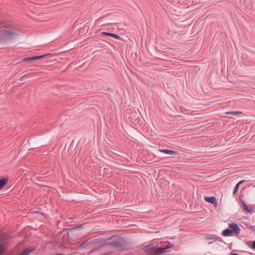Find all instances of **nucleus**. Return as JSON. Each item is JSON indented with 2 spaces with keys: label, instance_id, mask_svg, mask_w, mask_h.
I'll use <instances>...</instances> for the list:
<instances>
[{
  "label": "nucleus",
  "instance_id": "obj_1",
  "mask_svg": "<svg viewBox=\"0 0 255 255\" xmlns=\"http://www.w3.org/2000/svg\"><path fill=\"white\" fill-rule=\"evenodd\" d=\"M20 35L19 29L13 26H8L0 29V41L13 40Z\"/></svg>",
  "mask_w": 255,
  "mask_h": 255
},
{
  "label": "nucleus",
  "instance_id": "obj_2",
  "mask_svg": "<svg viewBox=\"0 0 255 255\" xmlns=\"http://www.w3.org/2000/svg\"><path fill=\"white\" fill-rule=\"evenodd\" d=\"M114 247L120 250H124L127 247L125 239L121 238L112 242Z\"/></svg>",
  "mask_w": 255,
  "mask_h": 255
},
{
  "label": "nucleus",
  "instance_id": "obj_3",
  "mask_svg": "<svg viewBox=\"0 0 255 255\" xmlns=\"http://www.w3.org/2000/svg\"><path fill=\"white\" fill-rule=\"evenodd\" d=\"M6 236L0 231V243H1L5 240ZM6 248L4 245L2 243L0 244V255H2L6 251Z\"/></svg>",
  "mask_w": 255,
  "mask_h": 255
},
{
  "label": "nucleus",
  "instance_id": "obj_4",
  "mask_svg": "<svg viewBox=\"0 0 255 255\" xmlns=\"http://www.w3.org/2000/svg\"><path fill=\"white\" fill-rule=\"evenodd\" d=\"M159 151L169 154L171 157H178L179 156V153L176 151L169 150V149H159Z\"/></svg>",
  "mask_w": 255,
  "mask_h": 255
},
{
  "label": "nucleus",
  "instance_id": "obj_5",
  "mask_svg": "<svg viewBox=\"0 0 255 255\" xmlns=\"http://www.w3.org/2000/svg\"><path fill=\"white\" fill-rule=\"evenodd\" d=\"M204 200L207 202H208V203H210L213 204L215 208L218 206V202H217V199L215 196H211V197L205 196L204 197Z\"/></svg>",
  "mask_w": 255,
  "mask_h": 255
},
{
  "label": "nucleus",
  "instance_id": "obj_6",
  "mask_svg": "<svg viewBox=\"0 0 255 255\" xmlns=\"http://www.w3.org/2000/svg\"><path fill=\"white\" fill-rule=\"evenodd\" d=\"M229 227L232 231V233H235L238 235L240 233L241 229L238 225L236 223L230 224Z\"/></svg>",
  "mask_w": 255,
  "mask_h": 255
},
{
  "label": "nucleus",
  "instance_id": "obj_7",
  "mask_svg": "<svg viewBox=\"0 0 255 255\" xmlns=\"http://www.w3.org/2000/svg\"><path fill=\"white\" fill-rule=\"evenodd\" d=\"M240 201L242 203V205L244 211L250 213H253V208L252 207H249L243 199H241Z\"/></svg>",
  "mask_w": 255,
  "mask_h": 255
},
{
  "label": "nucleus",
  "instance_id": "obj_8",
  "mask_svg": "<svg viewBox=\"0 0 255 255\" xmlns=\"http://www.w3.org/2000/svg\"><path fill=\"white\" fill-rule=\"evenodd\" d=\"M165 252L163 247H153L151 249V253L152 254H160Z\"/></svg>",
  "mask_w": 255,
  "mask_h": 255
},
{
  "label": "nucleus",
  "instance_id": "obj_9",
  "mask_svg": "<svg viewBox=\"0 0 255 255\" xmlns=\"http://www.w3.org/2000/svg\"><path fill=\"white\" fill-rule=\"evenodd\" d=\"M36 249L34 246H31L24 249L18 255H28L31 252Z\"/></svg>",
  "mask_w": 255,
  "mask_h": 255
},
{
  "label": "nucleus",
  "instance_id": "obj_10",
  "mask_svg": "<svg viewBox=\"0 0 255 255\" xmlns=\"http://www.w3.org/2000/svg\"><path fill=\"white\" fill-rule=\"evenodd\" d=\"M101 35H106V36H111V37H112L114 38H116L117 39H118L119 40H122V38L116 34H114V33H110V32H103L101 33Z\"/></svg>",
  "mask_w": 255,
  "mask_h": 255
},
{
  "label": "nucleus",
  "instance_id": "obj_11",
  "mask_svg": "<svg viewBox=\"0 0 255 255\" xmlns=\"http://www.w3.org/2000/svg\"><path fill=\"white\" fill-rule=\"evenodd\" d=\"M8 177H4L0 179V190H1L7 184Z\"/></svg>",
  "mask_w": 255,
  "mask_h": 255
},
{
  "label": "nucleus",
  "instance_id": "obj_12",
  "mask_svg": "<svg viewBox=\"0 0 255 255\" xmlns=\"http://www.w3.org/2000/svg\"><path fill=\"white\" fill-rule=\"evenodd\" d=\"M232 234V231L230 229H226L222 232V235L224 237H228L231 236Z\"/></svg>",
  "mask_w": 255,
  "mask_h": 255
},
{
  "label": "nucleus",
  "instance_id": "obj_13",
  "mask_svg": "<svg viewBox=\"0 0 255 255\" xmlns=\"http://www.w3.org/2000/svg\"><path fill=\"white\" fill-rule=\"evenodd\" d=\"M247 244L248 245V246L249 247L255 250V241L253 242H252L251 241L247 242Z\"/></svg>",
  "mask_w": 255,
  "mask_h": 255
},
{
  "label": "nucleus",
  "instance_id": "obj_14",
  "mask_svg": "<svg viewBox=\"0 0 255 255\" xmlns=\"http://www.w3.org/2000/svg\"><path fill=\"white\" fill-rule=\"evenodd\" d=\"M242 113V112L240 111H236V112H229L227 113L228 115H232L233 116H236L237 115H240Z\"/></svg>",
  "mask_w": 255,
  "mask_h": 255
},
{
  "label": "nucleus",
  "instance_id": "obj_15",
  "mask_svg": "<svg viewBox=\"0 0 255 255\" xmlns=\"http://www.w3.org/2000/svg\"><path fill=\"white\" fill-rule=\"evenodd\" d=\"M174 246V245L173 243H169L167 245H166L164 247H163L165 252L166 251L167 249H170L172 248Z\"/></svg>",
  "mask_w": 255,
  "mask_h": 255
},
{
  "label": "nucleus",
  "instance_id": "obj_16",
  "mask_svg": "<svg viewBox=\"0 0 255 255\" xmlns=\"http://www.w3.org/2000/svg\"><path fill=\"white\" fill-rule=\"evenodd\" d=\"M51 55H52L51 53H48V54H44V55H40V56H37V60L42 59H43L44 58L48 57V56H49Z\"/></svg>",
  "mask_w": 255,
  "mask_h": 255
},
{
  "label": "nucleus",
  "instance_id": "obj_17",
  "mask_svg": "<svg viewBox=\"0 0 255 255\" xmlns=\"http://www.w3.org/2000/svg\"><path fill=\"white\" fill-rule=\"evenodd\" d=\"M239 188V186L238 185L236 184V185L235 186V187L234 188V191H233V195L234 197H235V195L237 193V192H238Z\"/></svg>",
  "mask_w": 255,
  "mask_h": 255
},
{
  "label": "nucleus",
  "instance_id": "obj_18",
  "mask_svg": "<svg viewBox=\"0 0 255 255\" xmlns=\"http://www.w3.org/2000/svg\"><path fill=\"white\" fill-rule=\"evenodd\" d=\"M31 57H28L26 58H25L23 59V61L24 62H28L31 61Z\"/></svg>",
  "mask_w": 255,
  "mask_h": 255
},
{
  "label": "nucleus",
  "instance_id": "obj_19",
  "mask_svg": "<svg viewBox=\"0 0 255 255\" xmlns=\"http://www.w3.org/2000/svg\"><path fill=\"white\" fill-rule=\"evenodd\" d=\"M207 239L209 240H213L215 239V236L214 235H210V237L207 238Z\"/></svg>",
  "mask_w": 255,
  "mask_h": 255
},
{
  "label": "nucleus",
  "instance_id": "obj_20",
  "mask_svg": "<svg viewBox=\"0 0 255 255\" xmlns=\"http://www.w3.org/2000/svg\"><path fill=\"white\" fill-rule=\"evenodd\" d=\"M31 61H34V60H37V56H32V57H31Z\"/></svg>",
  "mask_w": 255,
  "mask_h": 255
},
{
  "label": "nucleus",
  "instance_id": "obj_21",
  "mask_svg": "<svg viewBox=\"0 0 255 255\" xmlns=\"http://www.w3.org/2000/svg\"><path fill=\"white\" fill-rule=\"evenodd\" d=\"M245 181L244 180H242L241 181L239 182L237 184L239 186L241 184L244 183Z\"/></svg>",
  "mask_w": 255,
  "mask_h": 255
},
{
  "label": "nucleus",
  "instance_id": "obj_22",
  "mask_svg": "<svg viewBox=\"0 0 255 255\" xmlns=\"http://www.w3.org/2000/svg\"><path fill=\"white\" fill-rule=\"evenodd\" d=\"M0 25H1L2 27H3L4 26V22L3 21H1L0 20Z\"/></svg>",
  "mask_w": 255,
  "mask_h": 255
},
{
  "label": "nucleus",
  "instance_id": "obj_23",
  "mask_svg": "<svg viewBox=\"0 0 255 255\" xmlns=\"http://www.w3.org/2000/svg\"><path fill=\"white\" fill-rule=\"evenodd\" d=\"M231 254L232 255H239L238 254H237V253H233V252H232V253H231Z\"/></svg>",
  "mask_w": 255,
  "mask_h": 255
},
{
  "label": "nucleus",
  "instance_id": "obj_24",
  "mask_svg": "<svg viewBox=\"0 0 255 255\" xmlns=\"http://www.w3.org/2000/svg\"><path fill=\"white\" fill-rule=\"evenodd\" d=\"M27 76V75H23L22 76L21 78H20V79H22L23 78H24V77Z\"/></svg>",
  "mask_w": 255,
  "mask_h": 255
},
{
  "label": "nucleus",
  "instance_id": "obj_25",
  "mask_svg": "<svg viewBox=\"0 0 255 255\" xmlns=\"http://www.w3.org/2000/svg\"><path fill=\"white\" fill-rule=\"evenodd\" d=\"M38 148V147H36V146L31 147V148Z\"/></svg>",
  "mask_w": 255,
  "mask_h": 255
}]
</instances>
